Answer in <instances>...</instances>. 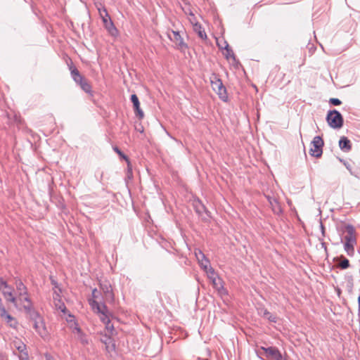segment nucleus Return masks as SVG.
<instances>
[{"label":"nucleus","mask_w":360,"mask_h":360,"mask_svg":"<svg viewBox=\"0 0 360 360\" xmlns=\"http://www.w3.org/2000/svg\"><path fill=\"white\" fill-rule=\"evenodd\" d=\"M224 49L226 50V53H224L225 57L229 59L230 58H235V56L233 50L229 47L227 41H224Z\"/></svg>","instance_id":"obj_24"},{"label":"nucleus","mask_w":360,"mask_h":360,"mask_svg":"<svg viewBox=\"0 0 360 360\" xmlns=\"http://www.w3.org/2000/svg\"><path fill=\"white\" fill-rule=\"evenodd\" d=\"M89 305L94 312L99 315L101 321L105 325V329L109 335H113L114 326L111 324L110 319V312L104 303H99L98 301L89 300Z\"/></svg>","instance_id":"obj_2"},{"label":"nucleus","mask_w":360,"mask_h":360,"mask_svg":"<svg viewBox=\"0 0 360 360\" xmlns=\"http://www.w3.org/2000/svg\"><path fill=\"white\" fill-rule=\"evenodd\" d=\"M69 69L70 70L72 79L78 85L81 84L84 79H85V78L80 74L79 70L73 65H70Z\"/></svg>","instance_id":"obj_13"},{"label":"nucleus","mask_w":360,"mask_h":360,"mask_svg":"<svg viewBox=\"0 0 360 360\" xmlns=\"http://www.w3.org/2000/svg\"><path fill=\"white\" fill-rule=\"evenodd\" d=\"M81 89L90 95H92V88L88 80L85 78L81 84H79Z\"/></svg>","instance_id":"obj_22"},{"label":"nucleus","mask_w":360,"mask_h":360,"mask_svg":"<svg viewBox=\"0 0 360 360\" xmlns=\"http://www.w3.org/2000/svg\"><path fill=\"white\" fill-rule=\"evenodd\" d=\"M205 360H208V359H205Z\"/></svg>","instance_id":"obj_47"},{"label":"nucleus","mask_w":360,"mask_h":360,"mask_svg":"<svg viewBox=\"0 0 360 360\" xmlns=\"http://www.w3.org/2000/svg\"><path fill=\"white\" fill-rule=\"evenodd\" d=\"M97 9L101 18H103V16L109 15L106 8L101 4H99V6H97Z\"/></svg>","instance_id":"obj_27"},{"label":"nucleus","mask_w":360,"mask_h":360,"mask_svg":"<svg viewBox=\"0 0 360 360\" xmlns=\"http://www.w3.org/2000/svg\"><path fill=\"white\" fill-rule=\"evenodd\" d=\"M102 20H103L105 28L108 31V32L112 36L117 35L118 31H117V28L115 27V26L114 25L110 16L109 15L103 16V18H102Z\"/></svg>","instance_id":"obj_12"},{"label":"nucleus","mask_w":360,"mask_h":360,"mask_svg":"<svg viewBox=\"0 0 360 360\" xmlns=\"http://www.w3.org/2000/svg\"><path fill=\"white\" fill-rule=\"evenodd\" d=\"M131 101L133 103L134 110L136 116L139 119L142 120L144 117V113L140 108V102L138 96L136 94H132L130 98Z\"/></svg>","instance_id":"obj_10"},{"label":"nucleus","mask_w":360,"mask_h":360,"mask_svg":"<svg viewBox=\"0 0 360 360\" xmlns=\"http://www.w3.org/2000/svg\"><path fill=\"white\" fill-rule=\"evenodd\" d=\"M267 199H268V201H269V204L271 205V206L272 207L273 211L275 213L278 214L279 212H281V207H280V205L278 204V200L276 198H271V197L268 196Z\"/></svg>","instance_id":"obj_20"},{"label":"nucleus","mask_w":360,"mask_h":360,"mask_svg":"<svg viewBox=\"0 0 360 360\" xmlns=\"http://www.w3.org/2000/svg\"><path fill=\"white\" fill-rule=\"evenodd\" d=\"M78 339L80 341V342L84 345H86L89 343L86 336L83 333L78 335Z\"/></svg>","instance_id":"obj_31"},{"label":"nucleus","mask_w":360,"mask_h":360,"mask_svg":"<svg viewBox=\"0 0 360 360\" xmlns=\"http://www.w3.org/2000/svg\"><path fill=\"white\" fill-rule=\"evenodd\" d=\"M0 316L1 319H4L6 324L8 325L10 327L13 328H16L18 323L17 320L13 317L11 315H10L7 311L5 312L4 314H0Z\"/></svg>","instance_id":"obj_15"},{"label":"nucleus","mask_w":360,"mask_h":360,"mask_svg":"<svg viewBox=\"0 0 360 360\" xmlns=\"http://www.w3.org/2000/svg\"><path fill=\"white\" fill-rule=\"evenodd\" d=\"M311 144L312 147L309 151L310 155L315 158H320L322 155L323 146L324 145L323 139L319 136H316L313 139Z\"/></svg>","instance_id":"obj_8"},{"label":"nucleus","mask_w":360,"mask_h":360,"mask_svg":"<svg viewBox=\"0 0 360 360\" xmlns=\"http://www.w3.org/2000/svg\"><path fill=\"white\" fill-rule=\"evenodd\" d=\"M113 150H114V151H115L117 154H118V155H119V156H120L121 158L124 159V160L127 162V165H128V166H129V163H130V161H129V159L128 158V157H127L126 155H124V153H123L120 150V148H119L118 147H117V146L113 147Z\"/></svg>","instance_id":"obj_26"},{"label":"nucleus","mask_w":360,"mask_h":360,"mask_svg":"<svg viewBox=\"0 0 360 360\" xmlns=\"http://www.w3.org/2000/svg\"><path fill=\"white\" fill-rule=\"evenodd\" d=\"M200 264V266L205 270H207V271L209 270V264H210V261L205 258L200 262H198Z\"/></svg>","instance_id":"obj_30"},{"label":"nucleus","mask_w":360,"mask_h":360,"mask_svg":"<svg viewBox=\"0 0 360 360\" xmlns=\"http://www.w3.org/2000/svg\"><path fill=\"white\" fill-rule=\"evenodd\" d=\"M193 30L198 33V37L202 39H207V37L205 32V30L202 27L201 25L198 22H195L193 25Z\"/></svg>","instance_id":"obj_18"},{"label":"nucleus","mask_w":360,"mask_h":360,"mask_svg":"<svg viewBox=\"0 0 360 360\" xmlns=\"http://www.w3.org/2000/svg\"><path fill=\"white\" fill-rule=\"evenodd\" d=\"M75 330L77 333L78 335L82 333L80 328L78 327L77 326H75Z\"/></svg>","instance_id":"obj_42"},{"label":"nucleus","mask_w":360,"mask_h":360,"mask_svg":"<svg viewBox=\"0 0 360 360\" xmlns=\"http://www.w3.org/2000/svg\"><path fill=\"white\" fill-rule=\"evenodd\" d=\"M1 292H2L4 298L7 302H11L15 307H17V298L13 296L11 287L8 288V289L3 290Z\"/></svg>","instance_id":"obj_16"},{"label":"nucleus","mask_w":360,"mask_h":360,"mask_svg":"<svg viewBox=\"0 0 360 360\" xmlns=\"http://www.w3.org/2000/svg\"><path fill=\"white\" fill-rule=\"evenodd\" d=\"M345 230L347 233V235L344 237V249L349 256H352L354 253V246L356 243L355 229L352 225L346 224L345 226Z\"/></svg>","instance_id":"obj_3"},{"label":"nucleus","mask_w":360,"mask_h":360,"mask_svg":"<svg viewBox=\"0 0 360 360\" xmlns=\"http://www.w3.org/2000/svg\"><path fill=\"white\" fill-rule=\"evenodd\" d=\"M25 301L26 302V304H24L22 307L25 311L30 316L31 320L34 322V328L41 338L46 339L49 336V333L43 318L33 308L32 302L30 297H25Z\"/></svg>","instance_id":"obj_1"},{"label":"nucleus","mask_w":360,"mask_h":360,"mask_svg":"<svg viewBox=\"0 0 360 360\" xmlns=\"http://www.w3.org/2000/svg\"><path fill=\"white\" fill-rule=\"evenodd\" d=\"M267 357H271L275 360H283V356L278 348L275 347H262Z\"/></svg>","instance_id":"obj_11"},{"label":"nucleus","mask_w":360,"mask_h":360,"mask_svg":"<svg viewBox=\"0 0 360 360\" xmlns=\"http://www.w3.org/2000/svg\"><path fill=\"white\" fill-rule=\"evenodd\" d=\"M330 103L333 105H339L341 104V101L336 98H330L329 101Z\"/></svg>","instance_id":"obj_35"},{"label":"nucleus","mask_w":360,"mask_h":360,"mask_svg":"<svg viewBox=\"0 0 360 360\" xmlns=\"http://www.w3.org/2000/svg\"><path fill=\"white\" fill-rule=\"evenodd\" d=\"M100 287L104 293L105 300L112 302L114 300V295L110 285L108 283H101Z\"/></svg>","instance_id":"obj_14"},{"label":"nucleus","mask_w":360,"mask_h":360,"mask_svg":"<svg viewBox=\"0 0 360 360\" xmlns=\"http://www.w3.org/2000/svg\"><path fill=\"white\" fill-rule=\"evenodd\" d=\"M211 86L219 96V97L224 101L228 99L226 89L223 84L221 79L216 74H212L210 77Z\"/></svg>","instance_id":"obj_4"},{"label":"nucleus","mask_w":360,"mask_h":360,"mask_svg":"<svg viewBox=\"0 0 360 360\" xmlns=\"http://www.w3.org/2000/svg\"><path fill=\"white\" fill-rule=\"evenodd\" d=\"M13 345L19 352L20 354L27 352L26 345L24 344L20 340H14L13 342Z\"/></svg>","instance_id":"obj_21"},{"label":"nucleus","mask_w":360,"mask_h":360,"mask_svg":"<svg viewBox=\"0 0 360 360\" xmlns=\"http://www.w3.org/2000/svg\"><path fill=\"white\" fill-rule=\"evenodd\" d=\"M6 311V309L3 304L2 299L0 298V314H4Z\"/></svg>","instance_id":"obj_38"},{"label":"nucleus","mask_w":360,"mask_h":360,"mask_svg":"<svg viewBox=\"0 0 360 360\" xmlns=\"http://www.w3.org/2000/svg\"><path fill=\"white\" fill-rule=\"evenodd\" d=\"M208 276L210 279L212 281V283L213 287L221 295L226 294V290L224 288L222 280L215 275L214 270L210 266H209V270L207 271Z\"/></svg>","instance_id":"obj_7"},{"label":"nucleus","mask_w":360,"mask_h":360,"mask_svg":"<svg viewBox=\"0 0 360 360\" xmlns=\"http://www.w3.org/2000/svg\"><path fill=\"white\" fill-rule=\"evenodd\" d=\"M101 341L105 345H110L112 342V340L110 337V335H105L103 338L101 339Z\"/></svg>","instance_id":"obj_29"},{"label":"nucleus","mask_w":360,"mask_h":360,"mask_svg":"<svg viewBox=\"0 0 360 360\" xmlns=\"http://www.w3.org/2000/svg\"><path fill=\"white\" fill-rule=\"evenodd\" d=\"M114 349H115V345L113 343H112L111 345H105V350L108 352H110Z\"/></svg>","instance_id":"obj_39"},{"label":"nucleus","mask_w":360,"mask_h":360,"mask_svg":"<svg viewBox=\"0 0 360 360\" xmlns=\"http://www.w3.org/2000/svg\"><path fill=\"white\" fill-rule=\"evenodd\" d=\"M60 293H61L60 288H58V290H54L53 295V300H55V297L60 299Z\"/></svg>","instance_id":"obj_36"},{"label":"nucleus","mask_w":360,"mask_h":360,"mask_svg":"<svg viewBox=\"0 0 360 360\" xmlns=\"http://www.w3.org/2000/svg\"><path fill=\"white\" fill-rule=\"evenodd\" d=\"M217 46H219V48L220 49H224V43L223 44H220L219 41H217Z\"/></svg>","instance_id":"obj_44"},{"label":"nucleus","mask_w":360,"mask_h":360,"mask_svg":"<svg viewBox=\"0 0 360 360\" xmlns=\"http://www.w3.org/2000/svg\"><path fill=\"white\" fill-rule=\"evenodd\" d=\"M358 307H359V313L360 314V295L358 297Z\"/></svg>","instance_id":"obj_45"},{"label":"nucleus","mask_w":360,"mask_h":360,"mask_svg":"<svg viewBox=\"0 0 360 360\" xmlns=\"http://www.w3.org/2000/svg\"><path fill=\"white\" fill-rule=\"evenodd\" d=\"M167 34L168 38L175 43L176 49L181 51L188 49V44L184 42L183 37L180 34V32L168 30Z\"/></svg>","instance_id":"obj_6"},{"label":"nucleus","mask_w":360,"mask_h":360,"mask_svg":"<svg viewBox=\"0 0 360 360\" xmlns=\"http://www.w3.org/2000/svg\"><path fill=\"white\" fill-rule=\"evenodd\" d=\"M344 165L346 167V168L349 170V173L352 174V175H354V172L352 171V165L348 162H344Z\"/></svg>","instance_id":"obj_37"},{"label":"nucleus","mask_w":360,"mask_h":360,"mask_svg":"<svg viewBox=\"0 0 360 360\" xmlns=\"http://www.w3.org/2000/svg\"><path fill=\"white\" fill-rule=\"evenodd\" d=\"M338 360H343V359L340 358V359H339Z\"/></svg>","instance_id":"obj_46"},{"label":"nucleus","mask_w":360,"mask_h":360,"mask_svg":"<svg viewBox=\"0 0 360 360\" xmlns=\"http://www.w3.org/2000/svg\"><path fill=\"white\" fill-rule=\"evenodd\" d=\"M19 360H30L28 352H23L18 355Z\"/></svg>","instance_id":"obj_34"},{"label":"nucleus","mask_w":360,"mask_h":360,"mask_svg":"<svg viewBox=\"0 0 360 360\" xmlns=\"http://www.w3.org/2000/svg\"><path fill=\"white\" fill-rule=\"evenodd\" d=\"M195 254V256H196L197 259L198 260V262H200V261H201V260H202V259L206 258L205 255H204V253L201 250H196Z\"/></svg>","instance_id":"obj_33"},{"label":"nucleus","mask_w":360,"mask_h":360,"mask_svg":"<svg viewBox=\"0 0 360 360\" xmlns=\"http://www.w3.org/2000/svg\"><path fill=\"white\" fill-rule=\"evenodd\" d=\"M340 148L344 152H349L352 148L350 141L345 136L340 138L339 141Z\"/></svg>","instance_id":"obj_17"},{"label":"nucleus","mask_w":360,"mask_h":360,"mask_svg":"<svg viewBox=\"0 0 360 360\" xmlns=\"http://www.w3.org/2000/svg\"><path fill=\"white\" fill-rule=\"evenodd\" d=\"M98 293V292L97 289L94 288L92 290V296H93L94 299H89V301L90 300L96 301V299L98 297V295H97Z\"/></svg>","instance_id":"obj_41"},{"label":"nucleus","mask_w":360,"mask_h":360,"mask_svg":"<svg viewBox=\"0 0 360 360\" xmlns=\"http://www.w3.org/2000/svg\"><path fill=\"white\" fill-rule=\"evenodd\" d=\"M51 284L53 285V290H58L59 288L58 286V283L56 281H55L54 279H53L51 277Z\"/></svg>","instance_id":"obj_40"},{"label":"nucleus","mask_w":360,"mask_h":360,"mask_svg":"<svg viewBox=\"0 0 360 360\" xmlns=\"http://www.w3.org/2000/svg\"><path fill=\"white\" fill-rule=\"evenodd\" d=\"M6 281H5L1 277H0V291L8 289L10 288Z\"/></svg>","instance_id":"obj_32"},{"label":"nucleus","mask_w":360,"mask_h":360,"mask_svg":"<svg viewBox=\"0 0 360 360\" xmlns=\"http://www.w3.org/2000/svg\"><path fill=\"white\" fill-rule=\"evenodd\" d=\"M320 226H321V233H322L323 236H324L325 235V228H324L323 224L321 222Z\"/></svg>","instance_id":"obj_43"},{"label":"nucleus","mask_w":360,"mask_h":360,"mask_svg":"<svg viewBox=\"0 0 360 360\" xmlns=\"http://www.w3.org/2000/svg\"><path fill=\"white\" fill-rule=\"evenodd\" d=\"M342 259L340 261V262L339 264V267L342 269H346L349 268V261L344 257H342Z\"/></svg>","instance_id":"obj_28"},{"label":"nucleus","mask_w":360,"mask_h":360,"mask_svg":"<svg viewBox=\"0 0 360 360\" xmlns=\"http://www.w3.org/2000/svg\"><path fill=\"white\" fill-rule=\"evenodd\" d=\"M259 314L262 315L264 318L268 319L271 322L276 323V317L271 314L267 309H260Z\"/></svg>","instance_id":"obj_19"},{"label":"nucleus","mask_w":360,"mask_h":360,"mask_svg":"<svg viewBox=\"0 0 360 360\" xmlns=\"http://www.w3.org/2000/svg\"><path fill=\"white\" fill-rule=\"evenodd\" d=\"M194 206H195V209L196 212L199 215H201L203 212H207L206 207H205V205L201 203V202L198 201L195 204Z\"/></svg>","instance_id":"obj_25"},{"label":"nucleus","mask_w":360,"mask_h":360,"mask_svg":"<svg viewBox=\"0 0 360 360\" xmlns=\"http://www.w3.org/2000/svg\"><path fill=\"white\" fill-rule=\"evenodd\" d=\"M328 125L333 129H340L344 124L343 117L337 110H329L326 116Z\"/></svg>","instance_id":"obj_5"},{"label":"nucleus","mask_w":360,"mask_h":360,"mask_svg":"<svg viewBox=\"0 0 360 360\" xmlns=\"http://www.w3.org/2000/svg\"><path fill=\"white\" fill-rule=\"evenodd\" d=\"M54 305L56 308L63 313H65L66 311V307L65 304L62 302L61 299H58L57 297H55V300H53Z\"/></svg>","instance_id":"obj_23"},{"label":"nucleus","mask_w":360,"mask_h":360,"mask_svg":"<svg viewBox=\"0 0 360 360\" xmlns=\"http://www.w3.org/2000/svg\"><path fill=\"white\" fill-rule=\"evenodd\" d=\"M16 290L18 295V299L20 302L25 301V297H28V290L27 287L24 285L22 281L20 278H15V281Z\"/></svg>","instance_id":"obj_9"}]
</instances>
